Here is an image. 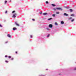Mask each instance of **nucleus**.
<instances>
[{"label": "nucleus", "instance_id": "f257e3e1", "mask_svg": "<svg viewBox=\"0 0 76 76\" xmlns=\"http://www.w3.org/2000/svg\"><path fill=\"white\" fill-rule=\"evenodd\" d=\"M56 9H57V10H63V8H62L61 7H56Z\"/></svg>", "mask_w": 76, "mask_h": 76}, {"label": "nucleus", "instance_id": "f03ea898", "mask_svg": "<svg viewBox=\"0 0 76 76\" xmlns=\"http://www.w3.org/2000/svg\"><path fill=\"white\" fill-rule=\"evenodd\" d=\"M16 15H17V14H16V13H15L12 16L13 18H16Z\"/></svg>", "mask_w": 76, "mask_h": 76}, {"label": "nucleus", "instance_id": "7ed1b4c3", "mask_svg": "<svg viewBox=\"0 0 76 76\" xmlns=\"http://www.w3.org/2000/svg\"><path fill=\"white\" fill-rule=\"evenodd\" d=\"M49 26L50 28H52V27H53V25H52V24H49Z\"/></svg>", "mask_w": 76, "mask_h": 76}, {"label": "nucleus", "instance_id": "20e7f679", "mask_svg": "<svg viewBox=\"0 0 76 76\" xmlns=\"http://www.w3.org/2000/svg\"><path fill=\"white\" fill-rule=\"evenodd\" d=\"M15 24L17 26H19V24H18L16 22L15 23Z\"/></svg>", "mask_w": 76, "mask_h": 76}, {"label": "nucleus", "instance_id": "39448f33", "mask_svg": "<svg viewBox=\"0 0 76 76\" xmlns=\"http://www.w3.org/2000/svg\"><path fill=\"white\" fill-rule=\"evenodd\" d=\"M64 16H68V14H66V13H64Z\"/></svg>", "mask_w": 76, "mask_h": 76}, {"label": "nucleus", "instance_id": "423d86ee", "mask_svg": "<svg viewBox=\"0 0 76 76\" xmlns=\"http://www.w3.org/2000/svg\"><path fill=\"white\" fill-rule=\"evenodd\" d=\"M17 28H13V31H15V30H16Z\"/></svg>", "mask_w": 76, "mask_h": 76}, {"label": "nucleus", "instance_id": "0eeeda50", "mask_svg": "<svg viewBox=\"0 0 76 76\" xmlns=\"http://www.w3.org/2000/svg\"><path fill=\"white\" fill-rule=\"evenodd\" d=\"M7 36L9 38H10L11 37V36L10 35V34H8L7 35Z\"/></svg>", "mask_w": 76, "mask_h": 76}, {"label": "nucleus", "instance_id": "6e6552de", "mask_svg": "<svg viewBox=\"0 0 76 76\" xmlns=\"http://www.w3.org/2000/svg\"><path fill=\"white\" fill-rule=\"evenodd\" d=\"M43 15H47V13H46V12H45V13H44L43 14Z\"/></svg>", "mask_w": 76, "mask_h": 76}, {"label": "nucleus", "instance_id": "1a4fd4ad", "mask_svg": "<svg viewBox=\"0 0 76 76\" xmlns=\"http://www.w3.org/2000/svg\"><path fill=\"white\" fill-rule=\"evenodd\" d=\"M52 6H53L54 7L56 6V5H54V4H52Z\"/></svg>", "mask_w": 76, "mask_h": 76}, {"label": "nucleus", "instance_id": "9d476101", "mask_svg": "<svg viewBox=\"0 0 76 76\" xmlns=\"http://www.w3.org/2000/svg\"><path fill=\"white\" fill-rule=\"evenodd\" d=\"M61 24H64V22L61 21Z\"/></svg>", "mask_w": 76, "mask_h": 76}, {"label": "nucleus", "instance_id": "9b49d317", "mask_svg": "<svg viewBox=\"0 0 76 76\" xmlns=\"http://www.w3.org/2000/svg\"><path fill=\"white\" fill-rule=\"evenodd\" d=\"M52 18H50L48 19V20H51L52 19Z\"/></svg>", "mask_w": 76, "mask_h": 76}, {"label": "nucleus", "instance_id": "f8f14e48", "mask_svg": "<svg viewBox=\"0 0 76 76\" xmlns=\"http://www.w3.org/2000/svg\"><path fill=\"white\" fill-rule=\"evenodd\" d=\"M70 11L71 12H73V10H72L71 9H70Z\"/></svg>", "mask_w": 76, "mask_h": 76}, {"label": "nucleus", "instance_id": "ddd939ff", "mask_svg": "<svg viewBox=\"0 0 76 76\" xmlns=\"http://www.w3.org/2000/svg\"><path fill=\"white\" fill-rule=\"evenodd\" d=\"M55 24L56 25H57V23H55Z\"/></svg>", "mask_w": 76, "mask_h": 76}, {"label": "nucleus", "instance_id": "4468645a", "mask_svg": "<svg viewBox=\"0 0 76 76\" xmlns=\"http://www.w3.org/2000/svg\"><path fill=\"white\" fill-rule=\"evenodd\" d=\"M56 14H59L60 12H56Z\"/></svg>", "mask_w": 76, "mask_h": 76}, {"label": "nucleus", "instance_id": "2eb2a0df", "mask_svg": "<svg viewBox=\"0 0 76 76\" xmlns=\"http://www.w3.org/2000/svg\"><path fill=\"white\" fill-rule=\"evenodd\" d=\"M52 16H53V17H55V14H53V15H52Z\"/></svg>", "mask_w": 76, "mask_h": 76}, {"label": "nucleus", "instance_id": "dca6fc26", "mask_svg": "<svg viewBox=\"0 0 76 76\" xmlns=\"http://www.w3.org/2000/svg\"><path fill=\"white\" fill-rule=\"evenodd\" d=\"M46 4H48V1H46Z\"/></svg>", "mask_w": 76, "mask_h": 76}, {"label": "nucleus", "instance_id": "f3484780", "mask_svg": "<svg viewBox=\"0 0 76 76\" xmlns=\"http://www.w3.org/2000/svg\"><path fill=\"white\" fill-rule=\"evenodd\" d=\"M53 10H55V11H56V8H54Z\"/></svg>", "mask_w": 76, "mask_h": 76}, {"label": "nucleus", "instance_id": "a211bd4d", "mask_svg": "<svg viewBox=\"0 0 76 76\" xmlns=\"http://www.w3.org/2000/svg\"><path fill=\"white\" fill-rule=\"evenodd\" d=\"M74 19H72V20H71V22H73V21H74Z\"/></svg>", "mask_w": 76, "mask_h": 76}, {"label": "nucleus", "instance_id": "6ab92c4d", "mask_svg": "<svg viewBox=\"0 0 76 76\" xmlns=\"http://www.w3.org/2000/svg\"><path fill=\"white\" fill-rule=\"evenodd\" d=\"M50 34H48V36H47V37L48 38V37H50Z\"/></svg>", "mask_w": 76, "mask_h": 76}, {"label": "nucleus", "instance_id": "aec40b11", "mask_svg": "<svg viewBox=\"0 0 76 76\" xmlns=\"http://www.w3.org/2000/svg\"><path fill=\"white\" fill-rule=\"evenodd\" d=\"M7 1H5V3H7Z\"/></svg>", "mask_w": 76, "mask_h": 76}, {"label": "nucleus", "instance_id": "412c9836", "mask_svg": "<svg viewBox=\"0 0 76 76\" xmlns=\"http://www.w3.org/2000/svg\"><path fill=\"white\" fill-rule=\"evenodd\" d=\"M15 11H13L12 12V13H15Z\"/></svg>", "mask_w": 76, "mask_h": 76}, {"label": "nucleus", "instance_id": "4be33fe9", "mask_svg": "<svg viewBox=\"0 0 76 76\" xmlns=\"http://www.w3.org/2000/svg\"><path fill=\"white\" fill-rule=\"evenodd\" d=\"M9 58H11V56H9V57H8Z\"/></svg>", "mask_w": 76, "mask_h": 76}, {"label": "nucleus", "instance_id": "5701e85b", "mask_svg": "<svg viewBox=\"0 0 76 76\" xmlns=\"http://www.w3.org/2000/svg\"><path fill=\"white\" fill-rule=\"evenodd\" d=\"M5 62H6V63H8L9 61H6Z\"/></svg>", "mask_w": 76, "mask_h": 76}, {"label": "nucleus", "instance_id": "b1692460", "mask_svg": "<svg viewBox=\"0 0 76 76\" xmlns=\"http://www.w3.org/2000/svg\"><path fill=\"white\" fill-rule=\"evenodd\" d=\"M32 20H33V21H35V19H32Z\"/></svg>", "mask_w": 76, "mask_h": 76}, {"label": "nucleus", "instance_id": "393cba45", "mask_svg": "<svg viewBox=\"0 0 76 76\" xmlns=\"http://www.w3.org/2000/svg\"><path fill=\"white\" fill-rule=\"evenodd\" d=\"M7 13V11H6L5 12V13Z\"/></svg>", "mask_w": 76, "mask_h": 76}, {"label": "nucleus", "instance_id": "a878e982", "mask_svg": "<svg viewBox=\"0 0 76 76\" xmlns=\"http://www.w3.org/2000/svg\"><path fill=\"white\" fill-rule=\"evenodd\" d=\"M30 37H31V38H32V36L31 35L30 36Z\"/></svg>", "mask_w": 76, "mask_h": 76}, {"label": "nucleus", "instance_id": "bb28decb", "mask_svg": "<svg viewBox=\"0 0 76 76\" xmlns=\"http://www.w3.org/2000/svg\"><path fill=\"white\" fill-rule=\"evenodd\" d=\"M15 53L16 54H17L18 53V52L17 51L15 52Z\"/></svg>", "mask_w": 76, "mask_h": 76}, {"label": "nucleus", "instance_id": "cd10ccee", "mask_svg": "<svg viewBox=\"0 0 76 76\" xmlns=\"http://www.w3.org/2000/svg\"><path fill=\"white\" fill-rule=\"evenodd\" d=\"M5 57H7V56L6 55V56H5Z\"/></svg>", "mask_w": 76, "mask_h": 76}, {"label": "nucleus", "instance_id": "c85d7f7f", "mask_svg": "<svg viewBox=\"0 0 76 76\" xmlns=\"http://www.w3.org/2000/svg\"><path fill=\"white\" fill-rule=\"evenodd\" d=\"M71 16H74V15H73V14H72V15H71Z\"/></svg>", "mask_w": 76, "mask_h": 76}, {"label": "nucleus", "instance_id": "c756f323", "mask_svg": "<svg viewBox=\"0 0 76 76\" xmlns=\"http://www.w3.org/2000/svg\"><path fill=\"white\" fill-rule=\"evenodd\" d=\"M0 27H2V26H1V24H0Z\"/></svg>", "mask_w": 76, "mask_h": 76}, {"label": "nucleus", "instance_id": "7c9ffc66", "mask_svg": "<svg viewBox=\"0 0 76 76\" xmlns=\"http://www.w3.org/2000/svg\"><path fill=\"white\" fill-rule=\"evenodd\" d=\"M72 19V18L70 17V18H69V19Z\"/></svg>", "mask_w": 76, "mask_h": 76}, {"label": "nucleus", "instance_id": "2f4dec72", "mask_svg": "<svg viewBox=\"0 0 76 76\" xmlns=\"http://www.w3.org/2000/svg\"><path fill=\"white\" fill-rule=\"evenodd\" d=\"M11 60H13V58H12Z\"/></svg>", "mask_w": 76, "mask_h": 76}, {"label": "nucleus", "instance_id": "473e14b6", "mask_svg": "<svg viewBox=\"0 0 76 76\" xmlns=\"http://www.w3.org/2000/svg\"><path fill=\"white\" fill-rule=\"evenodd\" d=\"M47 29H48H48H49V28H47Z\"/></svg>", "mask_w": 76, "mask_h": 76}, {"label": "nucleus", "instance_id": "72a5a7b5", "mask_svg": "<svg viewBox=\"0 0 76 76\" xmlns=\"http://www.w3.org/2000/svg\"><path fill=\"white\" fill-rule=\"evenodd\" d=\"M8 42H5V43L6 44V43H7Z\"/></svg>", "mask_w": 76, "mask_h": 76}, {"label": "nucleus", "instance_id": "f704fd0d", "mask_svg": "<svg viewBox=\"0 0 76 76\" xmlns=\"http://www.w3.org/2000/svg\"><path fill=\"white\" fill-rule=\"evenodd\" d=\"M40 14H42V13L41 12V13H40Z\"/></svg>", "mask_w": 76, "mask_h": 76}, {"label": "nucleus", "instance_id": "c9c22d12", "mask_svg": "<svg viewBox=\"0 0 76 76\" xmlns=\"http://www.w3.org/2000/svg\"><path fill=\"white\" fill-rule=\"evenodd\" d=\"M48 70V69H46V70Z\"/></svg>", "mask_w": 76, "mask_h": 76}]
</instances>
